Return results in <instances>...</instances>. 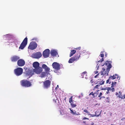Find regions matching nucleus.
I'll return each instance as SVG.
<instances>
[{"instance_id": "nucleus-1", "label": "nucleus", "mask_w": 125, "mask_h": 125, "mask_svg": "<svg viewBox=\"0 0 125 125\" xmlns=\"http://www.w3.org/2000/svg\"><path fill=\"white\" fill-rule=\"evenodd\" d=\"M111 61H107L105 62L103 65H105L104 67L103 68L102 71L100 72V75H102V77L104 75H108V74L110 68L112 67L111 64Z\"/></svg>"}, {"instance_id": "nucleus-2", "label": "nucleus", "mask_w": 125, "mask_h": 125, "mask_svg": "<svg viewBox=\"0 0 125 125\" xmlns=\"http://www.w3.org/2000/svg\"><path fill=\"white\" fill-rule=\"evenodd\" d=\"M21 84L22 86L26 87H30L32 86L31 82L29 80L25 79L21 81Z\"/></svg>"}, {"instance_id": "nucleus-3", "label": "nucleus", "mask_w": 125, "mask_h": 125, "mask_svg": "<svg viewBox=\"0 0 125 125\" xmlns=\"http://www.w3.org/2000/svg\"><path fill=\"white\" fill-rule=\"evenodd\" d=\"M24 73L25 76L26 77H28L27 79H28L32 76V75L33 74V71L29 69L26 70Z\"/></svg>"}, {"instance_id": "nucleus-4", "label": "nucleus", "mask_w": 125, "mask_h": 125, "mask_svg": "<svg viewBox=\"0 0 125 125\" xmlns=\"http://www.w3.org/2000/svg\"><path fill=\"white\" fill-rule=\"evenodd\" d=\"M14 72L16 76H20L22 73L23 69L21 68L18 67L14 70Z\"/></svg>"}, {"instance_id": "nucleus-5", "label": "nucleus", "mask_w": 125, "mask_h": 125, "mask_svg": "<svg viewBox=\"0 0 125 125\" xmlns=\"http://www.w3.org/2000/svg\"><path fill=\"white\" fill-rule=\"evenodd\" d=\"M52 65L53 68L54 69V72H56L59 70L60 68V64L56 62H54L53 63Z\"/></svg>"}, {"instance_id": "nucleus-6", "label": "nucleus", "mask_w": 125, "mask_h": 125, "mask_svg": "<svg viewBox=\"0 0 125 125\" xmlns=\"http://www.w3.org/2000/svg\"><path fill=\"white\" fill-rule=\"evenodd\" d=\"M37 46V44L35 42H30L28 48L31 50H34L36 48Z\"/></svg>"}, {"instance_id": "nucleus-7", "label": "nucleus", "mask_w": 125, "mask_h": 125, "mask_svg": "<svg viewBox=\"0 0 125 125\" xmlns=\"http://www.w3.org/2000/svg\"><path fill=\"white\" fill-rule=\"evenodd\" d=\"M28 39L27 37H26L23 40L21 43L19 47V49H23L26 46L27 43Z\"/></svg>"}, {"instance_id": "nucleus-8", "label": "nucleus", "mask_w": 125, "mask_h": 125, "mask_svg": "<svg viewBox=\"0 0 125 125\" xmlns=\"http://www.w3.org/2000/svg\"><path fill=\"white\" fill-rule=\"evenodd\" d=\"M51 82L49 80H46L43 82V86L44 88L47 89L50 87Z\"/></svg>"}, {"instance_id": "nucleus-9", "label": "nucleus", "mask_w": 125, "mask_h": 125, "mask_svg": "<svg viewBox=\"0 0 125 125\" xmlns=\"http://www.w3.org/2000/svg\"><path fill=\"white\" fill-rule=\"evenodd\" d=\"M32 56L33 57L35 58L38 59L42 56V54L40 52H37L32 54Z\"/></svg>"}, {"instance_id": "nucleus-10", "label": "nucleus", "mask_w": 125, "mask_h": 125, "mask_svg": "<svg viewBox=\"0 0 125 125\" xmlns=\"http://www.w3.org/2000/svg\"><path fill=\"white\" fill-rule=\"evenodd\" d=\"M25 62L24 60L22 59H19L17 62V65L20 67H22L24 65Z\"/></svg>"}, {"instance_id": "nucleus-11", "label": "nucleus", "mask_w": 125, "mask_h": 125, "mask_svg": "<svg viewBox=\"0 0 125 125\" xmlns=\"http://www.w3.org/2000/svg\"><path fill=\"white\" fill-rule=\"evenodd\" d=\"M20 57L18 56L14 55L11 57L10 58L11 61L13 62H16L20 59Z\"/></svg>"}, {"instance_id": "nucleus-12", "label": "nucleus", "mask_w": 125, "mask_h": 125, "mask_svg": "<svg viewBox=\"0 0 125 125\" xmlns=\"http://www.w3.org/2000/svg\"><path fill=\"white\" fill-rule=\"evenodd\" d=\"M50 50L48 49L45 50L43 52L42 54L45 58H47L49 57L50 54Z\"/></svg>"}, {"instance_id": "nucleus-13", "label": "nucleus", "mask_w": 125, "mask_h": 125, "mask_svg": "<svg viewBox=\"0 0 125 125\" xmlns=\"http://www.w3.org/2000/svg\"><path fill=\"white\" fill-rule=\"evenodd\" d=\"M42 71V68L39 67L38 68H34L33 69V72H34L36 74H39Z\"/></svg>"}, {"instance_id": "nucleus-14", "label": "nucleus", "mask_w": 125, "mask_h": 125, "mask_svg": "<svg viewBox=\"0 0 125 125\" xmlns=\"http://www.w3.org/2000/svg\"><path fill=\"white\" fill-rule=\"evenodd\" d=\"M42 68L45 70V72L48 73L49 72L50 69L45 64H43L42 65Z\"/></svg>"}, {"instance_id": "nucleus-15", "label": "nucleus", "mask_w": 125, "mask_h": 125, "mask_svg": "<svg viewBox=\"0 0 125 125\" xmlns=\"http://www.w3.org/2000/svg\"><path fill=\"white\" fill-rule=\"evenodd\" d=\"M81 52H78L77 54L74 56L73 57L75 59L76 61H77L78 60L80 57L81 55Z\"/></svg>"}, {"instance_id": "nucleus-16", "label": "nucleus", "mask_w": 125, "mask_h": 125, "mask_svg": "<svg viewBox=\"0 0 125 125\" xmlns=\"http://www.w3.org/2000/svg\"><path fill=\"white\" fill-rule=\"evenodd\" d=\"M40 64L38 62H35L33 64V66L35 68L39 67Z\"/></svg>"}, {"instance_id": "nucleus-17", "label": "nucleus", "mask_w": 125, "mask_h": 125, "mask_svg": "<svg viewBox=\"0 0 125 125\" xmlns=\"http://www.w3.org/2000/svg\"><path fill=\"white\" fill-rule=\"evenodd\" d=\"M118 76L117 75L115 74V75H114L113 76L110 75L109 78L110 79L114 80L116 78L118 79Z\"/></svg>"}, {"instance_id": "nucleus-18", "label": "nucleus", "mask_w": 125, "mask_h": 125, "mask_svg": "<svg viewBox=\"0 0 125 125\" xmlns=\"http://www.w3.org/2000/svg\"><path fill=\"white\" fill-rule=\"evenodd\" d=\"M70 109L71 111V113L73 115H80L79 113L78 112L76 113V111H75L74 110L73 111L72 110L71 108H70Z\"/></svg>"}, {"instance_id": "nucleus-19", "label": "nucleus", "mask_w": 125, "mask_h": 125, "mask_svg": "<svg viewBox=\"0 0 125 125\" xmlns=\"http://www.w3.org/2000/svg\"><path fill=\"white\" fill-rule=\"evenodd\" d=\"M98 112V111H96L95 113V114H90V113L88 111V113H88V115H90L91 117H94L95 116H97V117H98L99 116V115H100V113L99 114L97 115H96V113Z\"/></svg>"}, {"instance_id": "nucleus-20", "label": "nucleus", "mask_w": 125, "mask_h": 125, "mask_svg": "<svg viewBox=\"0 0 125 125\" xmlns=\"http://www.w3.org/2000/svg\"><path fill=\"white\" fill-rule=\"evenodd\" d=\"M50 53L53 56H56L57 55H58V53L57 52L54 50L51 51Z\"/></svg>"}, {"instance_id": "nucleus-21", "label": "nucleus", "mask_w": 125, "mask_h": 125, "mask_svg": "<svg viewBox=\"0 0 125 125\" xmlns=\"http://www.w3.org/2000/svg\"><path fill=\"white\" fill-rule=\"evenodd\" d=\"M99 56L102 57V58L98 61V62H102L104 61L103 57L104 56V54H103V52H101V54Z\"/></svg>"}, {"instance_id": "nucleus-22", "label": "nucleus", "mask_w": 125, "mask_h": 125, "mask_svg": "<svg viewBox=\"0 0 125 125\" xmlns=\"http://www.w3.org/2000/svg\"><path fill=\"white\" fill-rule=\"evenodd\" d=\"M98 81L97 83L99 84L100 85L103 84H104V81L103 80H102L101 79H98Z\"/></svg>"}, {"instance_id": "nucleus-23", "label": "nucleus", "mask_w": 125, "mask_h": 125, "mask_svg": "<svg viewBox=\"0 0 125 125\" xmlns=\"http://www.w3.org/2000/svg\"><path fill=\"white\" fill-rule=\"evenodd\" d=\"M76 52V51L74 50H73L71 51V52L70 54V57H71Z\"/></svg>"}, {"instance_id": "nucleus-24", "label": "nucleus", "mask_w": 125, "mask_h": 125, "mask_svg": "<svg viewBox=\"0 0 125 125\" xmlns=\"http://www.w3.org/2000/svg\"><path fill=\"white\" fill-rule=\"evenodd\" d=\"M75 61H76L74 58L73 57L70 59L68 61V62L69 63H72L73 62Z\"/></svg>"}, {"instance_id": "nucleus-25", "label": "nucleus", "mask_w": 125, "mask_h": 125, "mask_svg": "<svg viewBox=\"0 0 125 125\" xmlns=\"http://www.w3.org/2000/svg\"><path fill=\"white\" fill-rule=\"evenodd\" d=\"M47 73L46 72H42L41 74V77L42 78L44 77L46 75Z\"/></svg>"}, {"instance_id": "nucleus-26", "label": "nucleus", "mask_w": 125, "mask_h": 125, "mask_svg": "<svg viewBox=\"0 0 125 125\" xmlns=\"http://www.w3.org/2000/svg\"><path fill=\"white\" fill-rule=\"evenodd\" d=\"M74 49L75 50L77 51V52H78L81 49V47H79L76 48H75Z\"/></svg>"}, {"instance_id": "nucleus-27", "label": "nucleus", "mask_w": 125, "mask_h": 125, "mask_svg": "<svg viewBox=\"0 0 125 125\" xmlns=\"http://www.w3.org/2000/svg\"><path fill=\"white\" fill-rule=\"evenodd\" d=\"M71 103V106L73 108L75 107L76 106V104L73 103Z\"/></svg>"}, {"instance_id": "nucleus-28", "label": "nucleus", "mask_w": 125, "mask_h": 125, "mask_svg": "<svg viewBox=\"0 0 125 125\" xmlns=\"http://www.w3.org/2000/svg\"><path fill=\"white\" fill-rule=\"evenodd\" d=\"M87 73V72H84L81 73V75L82 76V77H83V76L84 74H86Z\"/></svg>"}, {"instance_id": "nucleus-29", "label": "nucleus", "mask_w": 125, "mask_h": 125, "mask_svg": "<svg viewBox=\"0 0 125 125\" xmlns=\"http://www.w3.org/2000/svg\"><path fill=\"white\" fill-rule=\"evenodd\" d=\"M116 82H113L112 84L111 87H113L114 86L116 85Z\"/></svg>"}, {"instance_id": "nucleus-30", "label": "nucleus", "mask_w": 125, "mask_h": 125, "mask_svg": "<svg viewBox=\"0 0 125 125\" xmlns=\"http://www.w3.org/2000/svg\"><path fill=\"white\" fill-rule=\"evenodd\" d=\"M73 101V96H71L70 98L69 99V102L70 103H71Z\"/></svg>"}, {"instance_id": "nucleus-31", "label": "nucleus", "mask_w": 125, "mask_h": 125, "mask_svg": "<svg viewBox=\"0 0 125 125\" xmlns=\"http://www.w3.org/2000/svg\"><path fill=\"white\" fill-rule=\"evenodd\" d=\"M10 36V35L9 34L6 35H5V37H6V39H9V37Z\"/></svg>"}, {"instance_id": "nucleus-32", "label": "nucleus", "mask_w": 125, "mask_h": 125, "mask_svg": "<svg viewBox=\"0 0 125 125\" xmlns=\"http://www.w3.org/2000/svg\"><path fill=\"white\" fill-rule=\"evenodd\" d=\"M110 79L109 78L106 81V83H109V84H110L111 83V82H110Z\"/></svg>"}, {"instance_id": "nucleus-33", "label": "nucleus", "mask_w": 125, "mask_h": 125, "mask_svg": "<svg viewBox=\"0 0 125 125\" xmlns=\"http://www.w3.org/2000/svg\"><path fill=\"white\" fill-rule=\"evenodd\" d=\"M100 85L99 84L96 85L95 86L94 88L96 89H98V87H99Z\"/></svg>"}, {"instance_id": "nucleus-34", "label": "nucleus", "mask_w": 125, "mask_h": 125, "mask_svg": "<svg viewBox=\"0 0 125 125\" xmlns=\"http://www.w3.org/2000/svg\"><path fill=\"white\" fill-rule=\"evenodd\" d=\"M100 74V73H99L97 75H95L94 76L95 78H96L97 77H99V75Z\"/></svg>"}, {"instance_id": "nucleus-35", "label": "nucleus", "mask_w": 125, "mask_h": 125, "mask_svg": "<svg viewBox=\"0 0 125 125\" xmlns=\"http://www.w3.org/2000/svg\"><path fill=\"white\" fill-rule=\"evenodd\" d=\"M106 99H107V100L106 101V102L109 103V97H107L106 98Z\"/></svg>"}, {"instance_id": "nucleus-36", "label": "nucleus", "mask_w": 125, "mask_h": 125, "mask_svg": "<svg viewBox=\"0 0 125 125\" xmlns=\"http://www.w3.org/2000/svg\"><path fill=\"white\" fill-rule=\"evenodd\" d=\"M102 93L101 92L100 93V94H99L98 97H100L102 95Z\"/></svg>"}, {"instance_id": "nucleus-37", "label": "nucleus", "mask_w": 125, "mask_h": 125, "mask_svg": "<svg viewBox=\"0 0 125 125\" xmlns=\"http://www.w3.org/2000/svg\"><path fill=\"white\" fill-rule=\"evenodd\" d=\"M83 112L87 113H88V111L87 109H84V110Z\"/></svg>"}, {"instance_id": "nucleus-38", "label": "nucleus", "mask_w": 125, "mask_h": 125, "mask_svg": "<svg viewBox=\"0 0 125 125\" xmlns=\"http://www.w3.org/2000/svg\"><path fill=\"white\" fill-rule=\"evenodd\" d=\"M107 90L108 91H111V88L108 87L107 88Z\"/></svg>"}, {"instance_id": "nucleus-39", "label": "nucleus", "mask_w": 125, "mask_h": 125, "mask_svg": "<svg viewBox=\"0 0 125 125\" xmlns=\"http://www.w3.org/2000/svg\"><path fill=\"white\" fill-rule=\"evenodd\" d=\"M89 119V118H86V117H84L83 118V120H85V119H88V120Z\"/></svg>"}, {"instance_id": "nucleus-40", "label": "nucleus", "mask_w": 125, "mask_h": 125, "mask_svg": "<svg viewBox=\"0 0 125 125\" xmlns=\"http://www.w3.org/2000/svg\"><path fill=\"white\" fill-rule=\"evenodd\" d=\"M115 90V89L114 88H111V90L112 92L114 91Z\"/></svg>"}, {"instance_id": "nucleus-41", "label": "nucleus", "mask_w": 125, "mask_h": 125, "mask_svg": "<svg viewBox=\"0 0 125 125\" xmlns=\"http://www.w3.org/2000/svg\"><path fill=\"white\" fill-rule=\"evenodd\" d=\"M98 111V112H97L96 113V115H98L99 114V113H101V112L99 113V111L98 110L97 111Z\"/></svg>"}, {"instance_id": "nucleus-42", "label": "nucleus", "mask_w": 125, "mask_h": 125, "mask_svg": "<svg viewBox=\"0 0 125 125\" xmlns=\"http://www.w3.org/2000/svg\"><path fill=\"white\" fill-rule=\"evenodd\" d=\"M95 94H96V92L94 93V94L92 95L93 96V97H94V95Z\"/></svg>"}, {"instance_id": "nucleus-43", "label": "nucleus", "mask_w": 125, "mask_h": 125, "mask_svg": "<svg viewBox=\"0 0 125 125\" xmlns=\"http://www.w3.org/2000/svg\"><path fill=\"white\" fill-rule=\"evenodd\" d=\"M123 96L122 95L120 96H118V97L119 98H121L122 99V97H123Z\"/></svg>"}, {"instance_id": "nucleus-44", "label": "nucleus", "mask_w": 125, "mask_h": 125, "mask_svg": "<svg viewBox=\"0 0 125 125\" xmlns=\"http://www.w3.org/2000/svg\"><path fill=\"white\" fill-rule=\"evenodd\" d=\"M123 96L122 95L120 96H118V97L119 98H121L122 99V97H123Z\"/></svg>"}, {"instance_id": "nucleus-45", "label": "nucleus", "mask_w": 125, "mask_h": 125, "mask_svg": "<svg viewBox=\"0 0 125 125\" xmlns=\"http://www.w3.org/2000/svg\"><path fill=\"white\" fill-rule=\"evenodd\" d=\"M93 94H94V93H93V92H92L89 94V95H92Z\"/></svg>"}, {"instance_id": "nucleus-46", "label": "nucleus", "mask_w": 125, "mask_h": 125, "mask_svg": "<svg viewBox=\"0 0 125 125\" xmlns=\"http://www.w3.org/2000/svg\"><path fill=\"white\" fill-rule=\"evenodd\" d=\"M93 80L91 79V80L90 82L91 83H92L93 82Z\"/></svg>"}, {"instance_id": "nucleus-47", "label": "nucleus", "mask_w": 125, "mask_h": 125, "mask_svg": "<svg viewBox=\"0 0 125 125\" xmlns=\"http://www.w3.org/2000/svg\"><path fill=\"white\" fill-rule=\"evenodd\" d=\"M97 94L96 93V94H95L94 95V97H96L97 96Z\"/></svg>"}, {"instance_id": "nucleus-48", "label": "nucleus", "mask_w": 125, "mask_h": 125, "mask_svg": "<svg viewBox=\"0 0 125 125\" xmlns=\"http://www.w3.org/2000/svg\"><path fill=\"white\" fill-rule=\"evenodd\" d=\"M123 97H122V98H123V99H124V98H125V94H124Z\"/></svg>"}, {"instance_id": "nucleus-49", "label": "nucleus", "mask_w": 125, "mask_h": 125, "mask_svg": "<svg viewBox=\"0 0 125 125\" xmlns=\"http://www.w3.org/2000/svg\"><path fill=\"white\" fill-rule=\"evenodd\" d=\"M98 73V72L97 71H95V74H97Z\"/></svg>"}, {"instance_id": "nucleus-50", "label": "nucleus", "mask_w": 125, "mask_h": 125, "mask_svg": "<svg viewBox=\"0 0 125 125\" xmlns=\"http://www.w3.org/2000/svg\"><path fill=\"white\" fill-rule=\"evenodd\" d=\"M59 87V86H58V85H57V87L55 88V89H57V88H58Z\"/></svg>"}, {"instance_id": "nucleus-51", "label": "nucleus", "mask_w": 125, "mask_h": 125, "mask_svg": "<svg viewBox=\"0 0 125 125\" xmlns=\"http://www.w3.org/2000/svg\"><path fill=\"white\" fill-rule=\"evenodd\" d=\"M16 42H17V40H15L13 41V42H14V43H15V42H16Z\"/></svg>"}, {"instance_id": "nucleus-52", "label": "nucleus", "mask_w": 125, "mask_h": 125, "mask_svg": "<svg viewBox=\"0 0 125 125\" xmlns=\"http://www.w3.org/2000/svg\"><path fill=\"white\" fill-rule=\"evenodd\" d=\"M53 102L55 103H56V101L55 100H54V99L53 100Z\"/></svg>"}, {"instance_id": "nucleus-53", "label": "nucleus", "mask_w": 125, "mask_h": 125, "mask_svg": "<svg viewBox=\"0 0 125 125\" xmlns=\"http://www.w3.org/2000/svg\"><path fill=\"white\" fill-rule=\"evenodd\" d=\"M109 93V91L107 90V91L106 92V93L107 94H108Z\"/></svg>"}, {"instance_id": "nucleus-54", "label": "nucleus", "mask_w": 125, "mask_h": 125, "mask_svg": "<svg viewBox=\"0 0 125 125\" xmlns=\"http://www.w3.org/2000/svg\"><path fill=\"white\" fill-rule=\"evenodd\" d=\"M119 94H121V93L120 92H119Z\"/></svg>"}, {"instance_id": "nucleus-55", "label": "nucleus", "mask_w": 125, "mask_h": 125, "mask_svg": "<svg viewBox=\"0 0 125 125\" xmlns=\"http://www.w3.org/2000/svg\"><path fill=\"white\" fill-rule=\"evenodd\" d=\"M83 122L84 124H86V121H83Z\"/></svg>"}, {"instance_id": "nucleus-56", "label": "nucleus", "mask_w": 125, "mask_h": 125, "mask_svg": "<svg viewBox=\"0 0 125 125\" xmlns=\"http://www.w3.org/2000/svg\"><path fill=\"white\" fill-rule=\"evenodd\" d=\"M122 95H121V94H119V96H121Z\"/></svg>"}, {"instance_id": "nucleus-57", "label": "nucleus", "mask_w": 125, "mask_h": 125, "mask_svg": "<svg viewBox=\"0 0 125 125\" xmlns=\"http://www.w3.org/2000/svg\"><path fill=\"white\" fill-rule=\"evenodd\" d=\"M118 94V93H117V92L116 93V94L117 95Z\"/></svg>"}, {"instance_id": "nucleus-58", "label": "nucleus", "mask_w": 125, "mask_h": 125, "mask_svg": "<svg viewBox=\"0 0 125 125\" xmlns=\"http://www.w3.org/2000/svg\"><path fill=\"white\" fill-rule=\"evenodd\" d=\"M102 98V97H100V100Z\"/></svg>"}, {"instance_id": "nucleus-59", "label": "nucleus", "mask_w": 125, "mask_h": 125, "mask_svg": "<svg viewBox=\"0 0 125 125\" xmlns=\"http://www.w3.org/2000/svg\"><path fill=\"white\" fill-rule=\"evenodd\" d=\"M110 125H115L111 124Z\"/></svg>"}, {"instance_id": "nucleus-60", "label": "nucleus", "mask_w": 125, "mask_h": 125, "mask_svg": "<svg viewBox=\"0 0 125 125\" xmlns=\"http://www.w3.org/2000/svg\"><path fill=\"white\" fill-rule=\"evenodd\" d=\"M66 97H65V99H64V100H65L66 99Z\"/></svg>"}]
</instances>
